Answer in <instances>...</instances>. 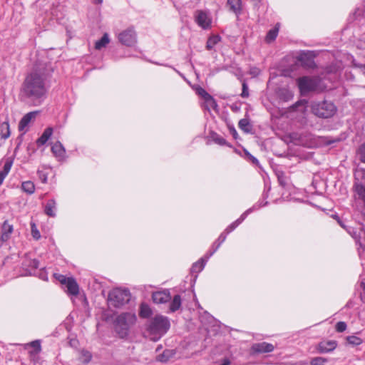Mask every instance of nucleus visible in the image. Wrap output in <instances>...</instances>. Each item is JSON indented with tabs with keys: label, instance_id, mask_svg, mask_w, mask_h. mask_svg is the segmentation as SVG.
<instances>
[{
	"label": "nucleus",
	"instance_id": "f257e3e1",
	"mask_svg": "<svg viewBox=\"0 0 365 365\" xmlns=\"http://www.w3.org/2000/svg\"><path fill=\"white\" fill-rule=\"evenodd\" d=\"M44 67H36L25 78L21 92L23 96L32 100H39L45 97L47 92V78Z\"/></svg>",
	"mask_w": 365,
	"mask_h": 365
},
{
	"label": "nucleus",
	"instance_id": "f03ea898",
	"mask_svg": "<svg viewBox=\"0 0 365 365\" xmlns=\"http://www.w3.org/2000/svg\"><path fill=\"white\" fill-rule=\"evenodd\" d=\"M170 322L168 317L156 315L147 324V331L150 336V340L158 341L169 329Z\"/></svg>",
	"mask_w": 365,
	"mask_h": 365
},
{
	"label": "nucleus",
	"instance_id": "7ed1b4c3",
	"mask_svg": "<svg viewBox=\"0 0 365 365\" xmlns=\"http://www.w3.org/2000/svg\"><path fill=\"white\" fill-rule=\"evenodd\" d=\"M136 321V316L131 313H123L115 320V329L120 338L125 337L128 334L129 328Z\"/></svg>",
	"mask_w": 365,
	"mask_h": 365
},
{
	"label": "nucleus",
	"instance_id": "20e7f679",
	"mask_svg": "<svg viewBox=\"0 0 365 365\" xmlns=\"http://www.w3.org/2000/svg\"><path fill=\"white\" fill-rule=\"evenodd\" d=\"M130 299V292L125 289L116 288L113 289L108 294L109 304L116 308L128 303Z\"/></svg>",
	"mask_w": 365,
	"mask_h": 365
},
{
	"label": "nucleus",
	"instance_id": "39448f33",
	"mask_svg": "<svg viewBox=\"0 0 365 365\" xmlns=\"http://www.w3.org/2000/svg\"><path fill=\"white\" fill-rule=\"evenodd\" d=\"M312 110L315 115L319 118H327L331 117L334 114L336 107L331 102L324 101L322 102L314 103L312 106Z\"/></svg>",
	"mask_w": 365,
	"mask_h": 365
},
{
	"label": "nucleus",
	"instance_id": "423d86ee",
	"mask_svg": "<svg viewBox=\"0 0 365 365\" xmlns=\"http://www.w3.org/2000/svg\"><path fill=\"white\" fill-rule=\"evenodd\" d=\"M297 83L300 91L303 93L314 91L317 89L318 86L316 79L307 76L298 78Z\"/></svg>",
	"mask_w": 365,
	"mask_h": 365
},
{
	"label": "nucleus",
	"instance_id": "0eeeda50",
	"mask_svg": "<svg viewBox=\"0 0 365 365\" xmlns=\"http://www.w3.org/2000/svg\"><path fill=\"white\" fill-rule=\"evenodd\" d=\"M119 41L127 46H132L136 43V34L133 29H127L118 36Z\"/></svg>",
	"mask_w": 365,
	"mask_h": 365
},
{
	"label": "nucleus",
	"instance_id": "6e6552de",
	"mask_svg": "<svg viewBox=\"0 0 365 365\" xmlns=\"http://www.w3.org/2000/svg\"><path fill=\"white\" fill-rule=\"evenodd\" d=\"M195 19L196 23L202 29H205L210 27L211 20L206 12L201 10L196 11Z\"/></svg>",
	"mask_w": 365,
	"mask_h": 365
},
{
	"label": "nucleus",
	"instance_id": "1a4fd4ad",
	"mask_svg": "<svg viewBox=\"0 0 365 365\" xmlns=\"http://www.w3.org/2000/svg\"><path fill=\"white\" fill-rule=\"evenodd\" d=\"M273 350L274 346L267 342L255 343L251 347V351L253 354L269 353Z\"/></svg>",
	"mask_w": 365,
	"mask_h": 365
},
{
	"label": "nucleus",
	"instance_id": "9d476101",
	"mask_svg": "<svg viewBox=\"0 0 365 365\" xmlns=\"http://www.w3.org/2000/svg\"><path fill=\"white\" fill-rule=\"evenodd\" d=\"M152 299L155 304H164L170 300L171 296L168 290L158 291L153 293Z\"/></svg>",
	"mask_w": 365,
	"mask_h": 365
},
{
	"label": "nucleus",
	"instance_id": "9b49d317",
	"mask_svg": "<svg viewBox=\"0 0 365 365\" xmlns=\"http://www.w3.org/2000/svg\"><path fill=\"white\" fill-rule=\"evenodd\" d=\"M197 93L205 100L207 108L210 107L212 108H215L217 107L216 101L204 88H197Z\"/></svg>",
	"mask_w": 365,
	"mask_h": 365
},
{
	"label": "nucleus",
	"instance_id": "f8f14e48",
	"mask_svg": "<svg viewBox=\"0 0 365 365\" xmlns=\"http://www.w3.org/2000/svg\"><path fill=\"white\" fill-rule=\"evenodd\" d=\"M336 347V341L334 340L322 341L317 345L319 353H327L333 351Z\"/></svg>",
	"mask_w": 365,
	"mask_h": 365
},
{
	"label": "nucleus",
	"instance_id": "ddd939ff",
	"mask_svg": "<svg viewBox=\"0 0 365 365\" xmlns=\"http://www.w3.org/2000/svg\"><path fill=\"white\" fill-rule=\"evenodd\" d=\"M13 231V225L9 224L8 220H5L1 226V241L6 242L10 238Z\"/></svg>",
	"mask_w": 365,
	"mask_h": 365
},
{
	"label": "nucleus",
	"instance_id": "4468645a",
	"mask_svg": "<svg viewBox=\"0 0 365 365\" xmlns=\"http://www.w3.org/2000/svg\"><path fill=\"white\" fill-rule=\"evenodd\" d=\"M38 112L34 111V112H29L27 114H26L20 120L19 123V130L20 131H24L25 128L28 126L31 120L36 118Z\"/></svg>",
	"mask_w": 365,
	"mask_h": 365
},
{
	"label": "nucleus",
	"instance_id": "2eb2a0df",
	"mask_svg": "<svg viewBox=\"0 0 365 365\" xmlns=\"http://www.w3.org/2000/svg\"><path fill=\"white\" fill-rule=\"evenodd\" d=\"M67 288V292L69 294L76 296L79 292V287L76 282V281L73 277H68V280H66V283L65 284Z\"/></svg>",
	"mask_w": 365,
	"mask_h": 365
},
{
	"label": "nucleus",
	"instance_id": "dca6fc26",
	"mask_svg": "<svg viewBox=\"0 0 365 365\" xmlns=\"http://www.w3.org/2000/svg\"><path fill=\"white\" fill-rule=\"evenodd\" d=\"M53 133V128L51 127L47 128L45 129L43 133H42L41 136L38 138L36 143L38 146L44 145L48 140L51 138V135Z\"/></svg>",
	"mask_w": 365,
	"mask_h": 365
},
{
	"label": "nucleus",
	"instance_id": "f3484780",
	"mask_svg": "<svg viewBox=\"0 0 365 365\" xmlns=\"http://www.w3.org/2000/svg\"><path fill=\"white\" fill-rule=\"evenodd\" d=\"M227 4L230 10L236 14L240 13L242 10V0H227Z\"/></svg>",
	"mask_w": 365,
	"mask_h": 365
},
{
	"label": "nucleus",
	"instance_id": "a211bd4d",
	"mask_svg": "<svg viewBox=\"0 0 365 365\" xmlns=\"http://www.w3.org/2000/svg\"><path fill=\"white\" fill-rule=\"evenodd\" d=\"M56 202L53 199L48 200L45 205L44 212L49 217H55Z\"/></svg>",
	"mask_w": 365,
	"mask_h": 365
},
{
	"label": "nucleus",
	"instance_id": "6ab92c4d",
	"mask_svg": "<svg viewBox=\"0 0 365 365\" xmlns=\"http://www.w3.org/2000/svg\"><path fill=\"white\" fill-rule=\"evenodd\" d=\"M175 354V351L173 349H165L161 354L157 357L158 360L161 362H167Z\"/></svg>",
	"mask_w": 365,
	"mask_h": 365
},
{
	"label": "nucleus",
	"instance_id": "aec40b11",
	"mask_svg": "<svg viewBox=\"0 0 365 365\" xmlns=\"http://www.w3.org/2000/svg\"><path fill=\"white\" fill-rule=\"evenodd\" d=\"M12 161L9 159H7L4 163L3 170L0 171V185L2 184L4 178L9 173L11 166H12Z\"/></svg>",
	"mask_w": 365,
	"mask_h": 365
},
{
	"label": "nucleus",
	"instance_id": "412c9836",
	"mask_svg": "<svg viewBox=\"0 0 365 365\" xmlns=\"http://www.w3.org/2000/svg\"><path fill=\"white\" fill-rule=\"evenodd\" d=\"M182 304L181 297L179 294H176L174 296L170 304V311L171 312H175L178 310Z\"/></svg>",
	"mask_w": 365,
	"mask_h": 365
},
{
	"label": "nucleus",
	"instance_id": "4be33fe9",
	"mask_svg": "<svg viewBox=\"0 0 365 365\" xmlns=\"http://www.w3.org/2000/svg\"><path fill=\"white\" fill-rule=\"evenodd\" d=\"M239 128L246 133H250L252 130V125L249 119L242 118L238 123Z\"/></svg>",
	"mask_w": 365,
	"mask_h": 365
},
{
	"label": "nucleus",
	"instance_id": "5701e85b",
	"mask_svg": "<svg viewBox=\"0 0 365 365\" xmlns=\"http://www.w3.org/2000/svg\"><path fill=\"white\" fill-rule=\"evenodd\" d=\"M51 151L57 157H62L66 152L63 146L60 142H56L52 145Z\"/></svg>",
	"mask_w": 365,
	"mask_h": 365
},
{
	"label": "nucleus",
	"instance_id": "b1692460",
	"mask_svg": "<svg viewBox=\"0 0 365 365\" xmlns=\"http://www.w3.org/2000/svg\"><path fill=\"white\" fill-rule=\"evenodd\" d=\"M152 309L145 303H142L140 307L139 315L142 318H148L152 315Z\"/></svg>",
	"mask_w": 365,
	"mask_h": 365
},
{
	"label": "nucleus",
	"instance_id": "393cba45",
	"mask_svg": "<svg viewBox=\"0 0 365 365\" xmlns=\"http://www.w3.org/2000/svg\"><path fill=\"white\" fill-rule=\"evenodd\" d=\"M9 124L8 122H3L0 125V135L1 138L7 139L10 136Z\"/></svg>",
	"mask_w": 365,
	"mask_h": 365
},
{
	"label": "nucleus",
	"instance_id": "a878e982",
	"mask_svg": "<svg viewBox=\"0 0 365 365\" xmlns=\"http://www.w3.org/2000/svg\"><path fill=\"white\" fill-rule=\"evenodd\" d=\"M21 188L24 192L29 195H31L35 191V185L31 181H25L21 184Z\"/></svg>",
	"mask_w": 365,
	"mask_h": 365
},
{
	"label": "nucleus",
	"instance_id": "bb28decb",
	"mask_svg": "<svg viewBox=\"0 0 365 365\" xmlns=\"http://www.w3.org/2000/svg\"><path fill=\"white\" fill-rule=\"evenodd\" d=\"M246 217V212L243 213L241 217L235 220L234 222H232L230 225H229L226 230H225V232L226 234H228L233 231Z\"/></svg>",
	"mask_w": 365,
	"mask_h": 365
},
{
	"label": "nucleus",
	"instance_id": "cd10ccee",
	"mask_svg": "<svg viewBox=\"0 0 365 365\" xmlns=\"http://www.w3.org/2000/svg\"><path fill=\"white\" fill-rule=\"evenodd\" d=\"M226 235V232L222 233L219 236L218 239L213 243L212 251L210 252V255H212L218 250L221 244L225 240Z\"/></svg>",
	"mask_w": 365,
	"mask_h": 365
},
{
	"label": "nucleus",
	"instance_id": "c85d7f7f",
	"mask_svg": "<svg viewBox=\"0 0 365 365\" xmlns=\"http://www.w3.org/2000/svg\"><path fill=\"white\" fill-rule=\"evenodd\" d=\"M109 43L108 34H104L101 38L96 42L95 48L98 50L105 47Z\"/></svg>",
	"mask_w": 365,
	"mask_h": 365
},
{
	"label": "nucleus",
	"instance_id": "c756f323",
	"mask_svg": "<svg viewBox=\"0 0 365 365\" xmlns=\"http://www.w3.org/2000/svg\"><path fill=\"white\" fill-rule=\"evenodd\" d=\"M362 15L365 16V9L362 8H357L355 11L349 16V21H354L355 20H359Z\"/></svg>",
	"mask_w": 365,
	"mask_h": 365
},
{
	"label": "nucleus",
	"instance_id": "7c9ffc66",
	"mask_svg": "<svg viewBox=\"0 0 365 365\" xmlns=\"http://www.w3.org/2000/svg\"><path fill=\"white\" fill-rule=\"evenodd\" d=\"M220 39L221 38L217 35L210 36L207 41V49L211 50L217 43L220 41Z\"/></svg>",
	"mask_w": 365,
	"mask_h": 365
},
{
	"label": "nucleus",
	"instance_id": "2f4dec72",
	"mask_svg": "<svg viewBox=\"0 0 365 365\" xmlns=\"http://www.w3.org/2000/svg\"><path fill=\"white\" fill-rule=\"evenodd\" d=\"M205 264V262L204 259L202 258L200 259L199 261H197V262L193 264V265L192 266V268H191V272L192 273L200 272L204 268Z\"/></svg>",
	"mask_w": 365,
	"mask_h": 365
},
{
	"label": "nucleus",
	"instance_id": "473e14b6",
	"mask_svg": "<svg viewBox=\"0 0 365 365\" xmlns=\"http://www.w3.org/2000/svg\"><path fill=\"white\" fill-rule=\"evenodd\" d=\"M278 31H279V29L277 27H274V29H270L266 36V38H265L266 41L268 43H270V42L274 41L277 36Z\"/></svg>",
	"mask_w": 365,
	"mask_h": 365
},
{
	"label": "nucleus",
	"instance_id": "72a5a7b5",
	"mask_svg": "<svg viewBox=\"0 0 365 365\" xmlns=\"http://www.w3.org/2000/svg\"><path fill=\"white\" fill-rule=\"evenodd\" d=\"M347 344L352 346H358L363 342V340L357 336L352 335L346 338Z\"/></svg>",
	"mask_w": 365,
	"mask_h": 365
},
{
	"label": "nucleus",
	"instance_id": "f704fd0d",
	"mask_svg": "<svg viewBox=\"0 0 365 365\" xmlns=\"http://www.w3.org/2000/svg\"><path fill=\"white\" fill-rule=\"evenodd\" d=\"M81 358L84 363L87 364L91 361L92 359V354L87 350H82L81 353Z\"/></svg>",
	"mask_w": 365,
	"mask_h": 365
},
{
	"label": "nucleus",
	"instance_id": "c9c22d12",
	"mask_svg": "<svg viewBox=\"0 0 365 365\" xmlns=\"http://www.w3.org/2000/svg\"><path fill=\"white\" fill-rule=\"evenodd\" d=\"M212 138L213 141L215 143H217L218 145H227L226 140L225 138H223L222 137L217 135L216 133L212 135Z\"/></svg>",
	"mask_w": 365,
	"mask_h": 365
},
{
	"label": "nucleus",
	"instance_id": "e433bc0d",
	"mask_svg": "<svg viewBox=\"0 0 365 365\" xmlns=\"http://www.w3.org/2000/svg\"><path fill=\"white\" fill-rule=\"evenodd\" d=\"M327 359L323 357H315L311 360L310 364L312 365H324Z\"/></svg>",
	"mask_w": 365,
	"mask_h": 365
},
{
	"label": "nucleus",
	"instance_id": "4c0bfd02",
	"mask_svg": "<svg viewBox=\"0 0 365 365\" xmlns=\"http://www.w3.org/2000/svg\"><path fill=\"white\" fill-rule=\"evenodd\" d=\"M31 235L32 237L36 240L41 238L40 232L34 223L31 224Z\"/></svg>",
	"mask_w": 365,
	"mask_h": 365
},
{
	"label": "nucleus",
	"instance_id": "58836bf2",
	"mask_svg": "<svg viewBox=\"0 0 365 365\" xmlns=\"http://www.w3.org/2000/svg\"><path fill=\"white\" fill-rule=\"evenodd\" d=\"M30 345H31V346H32L33 348L35 349V350L37 353L41 351V347L40 341H38V340L34 341L31 342Z\"/></svg>",
	"mask_w": 365,
	"mask_h": 365
},
{
	"label": "nucleus",
	"instance_id": "ea45409f",
	"mask_svg": "<svg viewBox=\"0 0 365 365\" xmlns=\"http://www.w3.org/2000/svg\"><path fill=\"white\" fill-rule=\"evenodd\" d=\"M241 96L242 98H247L249 96L248 86L245 82L242 83V91Z\"/></svg>",
	"mask_w": 365,
	"mask_h": 365
},
{
	"label": "nucleus",
	"instance_id": "a19ab883",
	"mask_svg": "<svg viewBox=\"0 0 365 365\" xmlns=\"http://www.w3.org/2000/svg\"><path fill=\"white\" fill-rule=\"evenodd\" d=\"M278 181L281 186L285 187L287 185L286 178L283 173H280L277 175Z\"/></svg>",
	"mask_w": 365,
	"mask_h": 365
},
{
	"label": "nucleus",
	"instance_id": "79ce46f5",
	"mask_svg": "<svg viewBox=\"0 0 365 365\" xmlns=\"http://www.w3.org/2000/svg\"><path fill=\"white\" fill-rule=\"evenodd\" d=\"M359 153L360 155L361 160L365 163V144L360 146L359 149Z\"/></svg>",
	"mask_w": 365,
	"mask_h": 365
},
{
	"label": "nucleus",
	"instance_id": "37998d69",
	"mask_svg": "<svg viewBox=\"0 0 365 365\" xmlns=\"http://www.w3.org/2000/svg\"><path fill=\"white\" fill-rule=\"evenodd\" d=\"M56 278L62 284H65L66 283V280H68V277H66L63 274H55Z\"/></svg>",
	"mask_w": 365,
	"mask_h": 365
},
{
	"label": "nucleus",
	"instance_id": "c03bdc74",
	"mask_svg": "<svg viewBox=\"0 0 365 365\" xmlns=\"http://www.w3.org/2000/svg\"><path fill=\"white\" fill-rule=\"evenodd\" d=\"M29 265L34 269H37L39 266V262L37 259H32L30 261Z\"/></svg>",
	"mask_w": 365,
	"mask_h": 365
},
{
	"label": "nucleus",
	"instance_id": "a18cd8bd",
	"mask_svg": "<svg viewBox=\"0 0 365 365\" xmlns=\"http://www.w3.org/2000/svg\"><path fill=\"white\" fill-rule=\"evenodd\" d=\"M247 155L248 156L249 159L254 163V164H257L258 163V160L254 157L253 155H252L250 153H246Z\"/></svg>",
	"mask_w": 365,
	"mask_h": 365
},
{
	"label": "nucleus",
	"instance_id": "49530a36",
	"mask_svg": "<svg viewBox=\"0 0 365 365\" xmlns=\"http://www.w3.org/2000/svg\"><path fill=\"white\" fill-rule=\"evenodd\" d=\"M336 329L338 332H342V322H339L336 324Z\"/></svg>",
	"mask_w": 365,
	"mask_h": 365
},
{
	"label": "nucleus",
	"instance_id": "de8ad7c7",
	"mask_svg": "<svg viewBox=\"0 0 365 365\" xmlns=\"http://www.w3.org/2000/svg\"><path fill=\"white\" fill-rule=\"evenodd\" d=\"M230 133L232 135L235 139H237V130L234 127H232L230 128Z\"/></svg>",
	"mask_w": 365,
	"mask_h": 365
},
{
	"label": "nucleus",
	"instance_id": "09e8293b",
	"mask_svg": "<svg viewBox=\"0 0 365 365\" xmlns=\"http://www.w3.org/2000/svg\"><path fill=\"white\" fill-rule=\"evenodd\" d=\"M331 217L334 219L336 220L337 222L339 223V225L342 227V221L341 220V219L339 218V217L337 215H332Z\"/></svg>",
	"mask_w": 365,
	"mask_h": 365
},
{
	"label": "nucleus",
	"instance_id": "8fccbe9b",
	"mask_svg": "<svg viewBox=\"0 0 365 365\" xmlns=\"http://www.w3.org/2000/svg\"><path fill=\"white\" fill-rule=\"evenodd\" d=\"M360 72L365 76V64H360L358 66Z\"/></svg>",
	"mask_w": 365,
	"mask_h": 365
},
{
	"label": "nucleus",
	"instance_id": "3c124183",
	"mask_svg": "<svg viewBox=\"0 0 365 365\" xmlns=\"http://www.w3.org/2000/svg\"><path fill=\"white\" fill-rule=\"evenodd\" d=\"M365 173V171L363 170H359L356 171V177L358 178L359 175H360L361 174H364Z\"/></svg>",
	"mask_w": 365,
	"mask_h": 365
},
{
	"label": "nucleus",
	"instance_id": "603ef678",
	"mask_svg": "<svg viewBox=\"0 0 365 365\" xmlns=\"http://www.w3.org/2000/svg\"><path fill=\"white\" fill-rule=\"evenodd\" d=\"M230 361L228 359L224 360L223 363L221 365H230Z\"/></svg>",
	"mask_w": 365,
	"mask_h": 365
},
{
	"label": "nucleus",
	"instance_id": "864d4df0",
	"mask_svg": "<svg viewBox=\"0 0 365 365\" xmlns=\"http://www.w3.org/2000/svg\"><path fill=\"white\" fill-rule=\"evenodd\" d=\"M95 4H101L103 0H93Z\"/></svg>",
	"mask_w": 365,
	"mask_h": 365
},
{
	"label": "nucleus",
	"instance_id": "5fc2aeb1",
	"mask_svg": "<svg viewBox=\"0 0 365 365\" xmlns=\"http://www.w3.org/2000/svg\"><path fill=\"white\" fill-rule=\"evenodd\" d=\"M346 324L344 322V327H343L344 331L346 329Z\"/></svg>",
	"mask_w": 365,
	"mask_h": 365
}]
</instances>
